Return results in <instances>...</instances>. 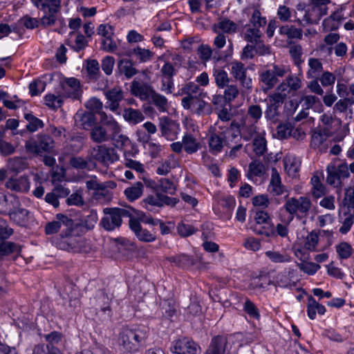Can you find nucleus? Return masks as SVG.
Wrapping results in <instances>:
<instances>
[{
  "mask_svg": "<svg viewBox=\"0 0 354 354\" xmlns=\"http://www.w3.org/2000/svg\"><path fill=\"white\" fill-rule=\"evenodd\" d=\"M286 71L284 66L273 64L272 68L263 70L259 73V83L264 92L273 88L279 82V78L285 75Z\"/></svg>",
  "mask_w": 354,
  "mask_h": 354,
  "instance_id": "8",
  "label": "nucleus"
},
{
  "mask_svg": "<svg viewBox=\"0 0 354 354\" xmlns=\"http://www.w3.org/2000/svg\"><path fill=\"white\" fill-rule=\"evenodd\" d=\"M111 301L112 298L103 290H98L93 299L96 310H100L108 318L112 315V310L110 307Z\"/></svg>",
  "mask_w": 354,
  "mask_h": 354,
  "instance_id": "19",
  "label": "nucleus"
},
{
  "mask_svg": "<svg viewBox=\"0 0 354 354\" xmlns=\"http://www.w3.org/2000/svg\"><path fill=\"white\" fill-rule=\"evenodd\" d=\"M266 255L273 263H287L291 261V257L286 252L280 253L276 251H267Z\"/></svg>",
  "mask_w": 354,
  "mask_h": 354,
  "instance_id": "45",
  "label": "nucleus"
},
{
  "mask_svg": "<svg viewBox=\"0 0 354 354\" xmlns=\"http://www.w3.org/2000/svg\"><path fill=\"white\" fill-rule=\"evenodd\" d=\"M115 59L112 56H105L101 61V68L106 75H111L115 65Z\"/></svg>",
  "mask_w": 354,
  "mask_h": 354,
  "instance_id": "54",
  "label": "nucleus"
},
{
  "mask_svg": "<svg viewBox=\"0 0 354 354\" xmlns=\"http://www.w3.org/2000/svg\"><path fill=\"white\" fill-rule=\"evenodd\" d=\"M97 221V215L95 211L91 210L81 222V225L86 230L93 229Z\"/></svg>",
  "mask_w": 354,
  "mask_h": 354,
  "instance_id": "55",
  "label": "nucleus"
},
{
  "mask_svg": "<svg viewBox=\"0 0 354 354\" xmlns=\"http://www.w3.org/2000/svg\"><path fill=\"white\" fill-rule=\"evenodd\" d=\"M85 106L86 109L90 110V111L93 113H97L100 115V113L102 112L101 110L102 109L103 104L97 97H92L86 102Z\"/></svg>",
  "mask_w": 354,
  "mask_h": 354,
  "instance_id": "62",
  "label": "nucleus"
},
{
  "mask_svg": "<svg viewBox=\"0 0 354 354\" xmlns=\"http://www.w3.org/2000/svg\"><path fill=\"white\" fill-rule=\"evenodd\" d=\"M261 36L262 33L259 28L245 26V30L243 34V38L245 41L254 44L261 39Z\"/></svg>",
  "mask_w": 354,
  "mask_h": 354,
  "instance_id": "38",
  "label": "nucleus"
},
{
  "mask_svg": "<svg viewBox=\"0 0 354 354\" xmlns=\"http://www.w3.org/2000/svg\"><path fill=\"white\" fill-rule=\"evenodd\" d=\"M146 338V333L138 330L124 328L120 332L118 342L126 352H131Z\"/></svg>",
  "mask_w": 354,
  "mask_h": 354,
  "instance_id": "7",
  "label": "nucleus"
},
{
  "mask_svg": "<svg viewBox=\"0 0 354 354\" xmlns=\"http://www.w3.org/2000/svg\"><path fill=\"white\" fill-rule=\"evenodd\" d=\"M144 185L141 182H137L132 186L125 189L124 193L129 201H134L139 198L143 193Z\"/></svg>",
  "mask_w": 354,
  "mask_h": 354,
  "instance_id": "33",
  "label": "nucleus"
},
{
  "mask_svg": "<svg viewBox=\"0 0 354 354\" xmlns=\"http://www.w3.org/2000/svg\"><path fill=\"white\" fill-rule=\"evenodd\" d=\"M208 146L212 154L217 155L221 153L225 146L222 132L219 134L212 133L208 138Z\"/></svg>",
  "mask_w": 354,
  "mask_h": 354,
  "instance_id": "28",
  "label": "nucleus"
},
{
  "mask_svg": "<svg viewBox=\"0 0 354 354\" xmlns=\"http://www.w3.org/2000/svg\"><path fill=\"white\" fill-rule=\"evenodd\" d=\"M225 146L232 147L241 143L240 124L235 120L232 121L229 127L222 131Z\"/></svg>",
  "mask_w": 354,
  "mask_h": 354,
  "instance_id": "18",
  "label": "nucleus"
},
{
  "mask_svg": "<svg viewBox=\"0 0 354 354\" xmlns=\"http://www.w3.org/2000/svg\"><path fill=\"white\" fill-rule=\"evenodd\" d=\"M254 220L256 222L254 225H260V224L273 225L269 214L265 211H263V210L256 211L254 213Z\"/></svg>",
  "mask_w": 354,
  "mask_h": 354,
  "instance_id": "61",
  "label": "nucleus"
},
{
  "mask_svg": "<svg viewBox=\"0 0 354 354\" xmlns=\"http://www.w3.org/2000/svg\"><path fill=\"white\" fill-rule=\"evenodd\" d=\"M277 130L278 138L280 139H286L291 136L295 137V133L299 132L298 129H293L290 124H279Z\"/></svg>",
  "mask_w": 354,
  "mask_h": 354,
  "instance_id": "43",
  "label": "nucleus"
},
{
  "mask_svg": "<svg viewBox=\"0 0 354 354\" xmlns=\"http://www.w3.org/2000/svg\"><path fill=\"white\" fill-rule=\"evenodd\" d=\"M62 337L61 333L51 332L44 335L46 342L49 343L46 347L44 345H37L32 351V354H60L59 350L53 344L59 343Z\"/></svg>",
  "mask_w": 354,
  "mask_h": 354,
  "instance_id": "11",
  "label": "nucleus"
},
{
  "mask_svg": "<svg viewBox=\"0 0 354 354\" xmlns=\"http://www.w3.org/2000/svg\"><path fill=\"white\" fill-rule=\"evenodd\" d=\"M134 55L137 57L140 62L144 63L150 61L153 53L149 49L142 48L140 46H137L133 48Z\"/></svg>",
  "mask_w": 354,
  "mask_h": 354,
  "instance_id": "47",
  "label": "nucleus"
},
{
  "mask_svg": "<svg viewBox=\"0 0 354 354\" xmlns=\"http://www.w3.org/2000/svg\"><path fill=\"white\" fill-rule=\"evenodd\" d=\"M54 147V140L46 133H37L30 138L25 143V148L28 152L39 156L51 152Z\"/></svg>",
  "mask_w": 354,
  "mask_h": 354,
  "instance_id": "2",
  "label": "nucleus"
},
{
  "mask_svg": "<svg viewBox=\"0 0 354 354\" xmlns=\"http://www.w3.org/2000/svg\"><path fill=\"white\" fill-rule=\"evenodd\" d=\"M200 348V346L192 339L183 337L174 341L170 350L176 354H197Z\"/></svg>",
  "mask_w": 354,
  "mask_h": 354,
  "instance_id": "12",
  "label": "nucleus"
},
{
  "mask_svg": "<svg viewBox=\"0 0 354 354\" xmlns=\"http://www.w3.org/2000/svg\"><path fill=\"white\" fill-rule=\"evenodd\" d=\"M111 125V141L113 142V144L117 148H122L127 142H129V138L122 133V130L120 126L118 123V122L114 119V121L112 122Z\"/></svg>",
  "mask_w": 354,
  "mask_h": 354,
  "instance_id": "25",
  "label": "nucleus"
},
{
  "mask_svg": "<svg viewBox=\"0 0 354 354\" xmlns=\"http://www.w3.org/2000/svg\"><path fill=\"white\" fill-rule=\"evenodd\" d=\"M250 23L253 25L254 28L263 27L266 24V19L261 16L260 11L255 9L250 19Z\"/></svg>",
  "mask_w": 354,
  "mask_h": 354,
  "instance_id": "58",
  "label": "nucleus"
},
{
  "mask_svg": "<svg viewBox=\"0 0 354 354\" xmlns=\"http://www.w3.org/2000/svg\"><path fill=\"white\" fill-rule=\"evenodd\" d=\"M249 171L248 176L250 178L251 176H261L263 174L264 166L259 161H252L249 164Z\"/></svg>",
  "mask_w": 354,
  "mask_h": 354,
  "instance_id": "59",
  "label": "nucleus"
},
{
  "mask_svg": "<svg viewBox=\"0 0 354 354\" xmlns=\"http://www.w3.org/2000/svg\"><path fill=\"white\" fill-rule=\"evenodd\" d=\"M318 80L320 81L322 85L324 87L333 86L335 82V75L332 73L328 71L322 72V74L318 77Z\"/></svg>",
  "mask_w": 354,
  "mask_h": 354,
  "instance_id": "64",
  "label": "nucleus"
},
{
  "mask_svg": "<svg viewBox=\"0 0 354 354\" xmlns=\"http://www.w3.org/2000/svg\"><path fill=\"white\" fill-rule=\"evenodd\" d=\"M213 77L216 85L219 88H224L231 81L227 73L225 70L219 68L213 69Z\"/></svg>",
  "mask_w": 354,
  "mask_h": 354,
  "instance_id": "34",
  "label": "nucleus"
},
{
  "mask_svg": "<svg viewBox=\"0 0 354 354\" xmlns=\"http://www.w3.org/2000/svg\"><path fill=\"white\" fill-rule=\"evenodd\" d=\"M203 90L199 87V86L193 82L183 85L180 90L179 95L184 94H194L197 96L202 97Z\"/></svg>",
  "mask_w": 354,
  "mask_h": 354,
  "instance_id": "42",
  "label": "nucleus"
},
{
  "mask_svg": "<svg viewBox=\"0 0 354 354\" xmlns=\"http://www.w3.org/2000/svg\"><path fill=\"white\" fill-rule=\"evenodd\" d=\"M251 229L255 234L259 235H264L268 237L274 234V225H253L252 226H251Z\"/></svg>",
  "mask_w": 354,
  "mask_h": 354,
  "instance_id": "46",
  "label": "nucleus"
},
{
  "mask_svg": "<svg viewBox=\"0 0 354 354\" xmlns=\"http://www.w3.org/2000/svg\"><path fill=\"white\" fill-rule=\"evenodd\" d=\"M123 118L130 124H136L144 120L145 116L142 113L132 108L125 109L123 113Z\"/></svg>",
  "mask_w": 354,
  "mask_h": 354,
  "instance_id": "36",
  "label": "nucleus"
},
{
  "mask_svg": "<svg viewBox=\"0 0 354 354\" xmlns=\"http://www.w3.org/2000/svg\"><path fill=\"white\" fill-rule=\"evenodd\" d=\"M159 127L162 136L167 140H174L177 138L179 124L168 117L159 118Z\"/></svg>",
  "mask_w": 354,
  "mask_h": 354,
  "instance_id": "17",
  "label": "nucleus"
},
{
  "mask_svg": "<svg viewBox=\"0 0 354 354\" xmlns=\"http://www.w3.org/2000/svg\"><path fill=\"white\" fill-rule=\"evenodd\" d=\"M104 94L107 100L106 104L112 111L118 109L120 102L124 98V92L120 87H113L104 91Z\"/></svg>",
  "mask_w": 354,
  "mask_h": 354,
  "instance_id": "23",
  "label": "nucleus"
},
{
  "mask_svg": "<svg viewBox=\"0 0 354 354\" xmlns=\"http://www.w3.org/2000/svg\"><path fill=\"white\" fill-rule=\"evenodd\" d=\"M130 88L132 94L139 97L141 100H149L154 91L148 83L140 82L136 80L131 82Z\"/></svg>",
  "mask_w": 354,
  "mask_h": 354,
  "instance_id": "22",
  "label": "nucleus"
},
{
  "mask_svg": "<svg viewBox=\"0 0 354 354\" xmlns=\"http://www.w3.org/2000/svg\"><path fill=\"white\" fill-rule=\"evenodd\" d=\"M159 190L169 194H174L176 192V187L172 181L168 178L160 180Z\"/></svg>",
  "mask_w": 354,
  "mask_h": 354,
  "instance_id": "63",
  "label": "nucleus"
},
{
  "mask_svg": "<svg viewBox=\"0 0 354 354\" xmlns=\"http://www.w3.org/2000/svg\"><path fill=\"white\" fill-rule=\"evenodd\" d=\"M327 12L328 8H322L311 4L310 7L306 10L302 19H297L295 21L301 26L317 24L321 18L327 14Z\"/></svg>",
  "mask_w": 354,
  "mask_h": 354,
  "instance_id": "15",
  "label": "nucleus"
},
{
  "mask_svg": "<svg viewBox=\"0 0 354 354\" xmlns=\"http://www.w3.org/2000/svg\"><path fill=\"white\" fill-rule=\"evenodd\" d=\"M224 88L223 95L227 100V102H231L236 99L241 92V88L239 89L236 84H228Z\"/></svg>",
  "mask_w": 354,
  "mask_h": 354,
  "instance_id": "51",
  "label": "nucleus"
},
{
  "mask_svg": "<svg viewBox=\"0 0 354 354\" xmlns=\"http://www.w3.org/2000/svg\"><path fill=\"white\" fill-rule=\"evenodd\" d=\"M170 261L183 268H188L194 264L193 258L185 254L171 257Z\"/></svg>",
  "mask_w": 354,
  "mask_h": 354,
  "instance_id": "40",
  "label": "nucleus"
},
{
  "mask_svg": "<svg viewBox=\"0 0 354 354\" xmlns=\"http://www.w3.org/2000/svg\"><path fill=\"white\" fill-rule=\"evenodd\" d=\"M104 216L100 221V225L106 231H113L119 228L122 223V218H132L130 210L120 207H106L104 209Z\"/></svg>",
  "mask_w": 354,
  "mask_h": 354,
  "instance_id": "3",
  "label": "nucleus"
},
{
  "mask_svg": "<svg viewBox=\"0 0 354 354\" xmlns=\"http://www.w3.org/2000/svg\"><path fill=\"white\" fill-rule=\"evenodd\" d=\"M237 25L229 19L225 18L214 25V30L218 32V30L224 33L231 34L236 32Z\"/></svg>",
  "mask_w": 354,
  "mask_h": 354,
  "instance_id": "32",
  "label": "nucleus"
},
{
  "mask_svg": "<svg viewBox=\"0 0 354 354\" xmlns=\"http://www.w3.org/2000/svg\"><path fill=\"white\" fill-rule=\"evenodd\" d=\"M257 133V127L254 124L247 125L244 124L241 129V139L246 141L250 140L253 137H255Z\"/></svg>",
  "mask_w": 354,
  "mask_h": 354,
  "instance_id": "56",
  "label": "nucleus"
},
{
  "mask_svg": "<svg viewBox=\"0 0 354 354\" xmlns=\"http://www.w3.org/2000/svg\"><path fill=\"white\" fill-rule=\"evenodd\" d=\"M8 167L11 171L19 173L26 169V163L23 158L15 157L9 160Z\"/></svg>",
  "mask_w": 354,
  "mask_h": 354,
  "instance_id": "49",
  "label": "nucleus"
},
{
  "mask_svg": "<svg viewBox=\"0 0 354 354\" xmlns=\"http://www.w3.org/2000/svg\"><path fill=\"white\" fill-rule=\"evenodd\" d=\"M74 221L72 218L63 214H57L56 220L46 223L45 232L46 234L57 233L62 227L61 239L58 247L64 250L72 252H82V241L81 238L73 235Z\"/></svg>",
  "mask_w": 354,
  "mask_h": 354,
  "instance_id": "1",
  "label": "nucleus"
},
{
  "mask_svg": "<svg viewBox=\"0 0 354 354\" xmlns=\"http://www.w3.org/2000/svg\"><path fill=\"white\" fill-rule=\"evenodd\" d=\"M134 65V62L130 59L122 58L119 59L115 70V77L122 80L131 79L138 73Z\"/></svg>",
  "mask_w": 354,
  "mask_h": 354,
  "instance_id": "14",
  "label": "nucleus"
},
{
  "mask_svg": "<svg viewBox=\"0 0 354 354\" xmlns=\"http://www.w3.org/2000/svg\"><path fill=\"white\" fill-rule=\"evenodd\" d=\"M230 66V74L239 83L241 93H250L253 88V81L248 74L249 67H246L243 63L239 61L232 62Z\"/></svg>",
  "mask_w": 354,
  "mask_h": 354,
  "instance_id": "6",
  "label": "nucleus"
},
{
  "mask_svg": "<svg viewBox=\"0 0 354 354\" xmlns=\"http://www.w3.org/2000/svg\"><path fill=\"white\" fill-rule=\"evenodd\" d=\"M131 230L137 239L142 242H153L156 239V233L142 228L140 221L135 218H131L129 221Z\"/></svg>",
  "mask_w": 354,
  "mask_h": 354,
  "instance_id": "16",
  "label": "nucleus"
},
{
  "mask_svg": "<svg viewBox=\"0 0 354 354\" xmlns=\"http://www.w3.org/2000/svg\"><path fill=\"white\" fill-rule=\"evenodd\" d=\"M253 146L254 153L257 156H262L266 150V141L263 137L258 135L254 138Z\"/></svg>",
  "mask_w": 354,
  "mask_h": 354,
  "instance_id": "53",
  "label": "nucleus"
},
{
  "mask_svg": "<svg viewBox=\"0 0 354 354\" xmlns=\"http://www.w3.org/2000/svg\"><path fill=\"white\" fill-rule=\"evenodd\" d=\"M286 93H274L270 96L267 104V109L265 111V118L272 122H275L279 115V108L283 103Z\"/></svg>",
  "mask_w": 354,
  "mask_h": 354,
  "instance_id": "13",
  "label": "nucleus"
},
{
  "mask_svg": "<svg viewBox=\"0 0 354 354\" xmlns=\"http://www.w3.org/2000/svg\"><path fill=\"white\" fill-rule=\"evenodd\" d=\"M86 71L91 79L97 80L100 76V64L96 59L88 61Z\"/></svg>",
  "mask_w": 354,
  "mask_h": 354,
  "instance_id": "48",
  "label": "nucleus"
},
{
  "mask_svg": "<svg viewBox=\"0 0 354 354\" xmlns=\"http://www.w3.org/2000/svg\"><path fill=\"white\" fill-rule=\"evenodd\" d=\"M244 311L253 319H259L260 314L258 308L249 299L246 298L243 304Z\"/></svg>",
  "mask_w": 354,
  "mask_h": 354,
  "instance_id": "50",
  "label": "nucleus"
},
{
  "mask_svg": "<svg viewBox=\"0 0 354 354\" xmlns=\"http://www.w3.org/2000/svg\"><path fill=\"white\" fill-rule=\"evenodd\" d=\"M7 189L17 192H26L29 188V182L26 176L10 178L5 184Z\"/></svg>",
  "mask_w": 354,
  "mask_h": 354,
  "instance_id": "27",
  "label": "nucleus"
},
{
  "mask_svg": "<svg viewBox=\"0 0 354 354\" xmlns=\"http://www.w3.org/2000/svg\"><path fill=\"white\" fill-rule=\"evenodd\" d=\"M160 112H165L167 109V99L160 93L153 91L150 99Z\"/></svg>",
  "mask_w": 354,
  "mask_h": 354,
  "instance_id": "39",
  "label": "nucleus"
},
{
  "mask_svg": "<svg viewBox=\"0 0 354 354\" xmlns=\"http://www.w3.org/2000/svg\"><path fill=\"white\" fill-rule=\"evenodd\" d=\"M183 142L185 151L189 154L196 152L200 147L197 140L191 133L184 135L183 137Z\"/></svg>",
  "mask_w": 354,
  "mask_h": 354,
  "instance_id": "35",
  "label": "nucleus"
},
{
  "mask_svg": "<svg viewBox=\"0 0 354 354\" xmlns=\"http://www.w3.org/2000/svg\"><path fill=\"white\" fill-rule=\"evenodd\" d=\"M227 345V339L226 336H215L212 339L205 354H226Z\"/></svg>",
  "mask_w": 354,
  "mask_h": 354,
  "instance_id": "24",
  "label": "nucleus"
},
{
  "mask_svg": "<svg viewBox=\"0 0 354 354\" xmlns=\"http://www.w3.org/2000/svg\"><path fill=\"white\" fill-rule=\"evenodd\" d=\"M336 251L340 259L349 258L353 252L351 245L346 242H342L336 246Z\"/></svg>",
  "mask_w": 354,
  "mask_h": 354,
  "instance_id": "52",
  "label": "nucleus"
},
{
  "mask_svg": "<svg viewBox=\"0 0 354 354\" xmlns=\"http://www.w3.org/2000/svg\"><path fill=\"white\" fill-rule=\"evenodd\" d=\"M63 95L75 100L80 99L82 95L80 81L75 77L66 78L62 84Z\"/></svg>",
  "mask_w": 354,
  "mask_h": 354,
  "instance_id": "20",
  "label": "nucleus"
},
{
  "mask_svg": "<svg viewBox=\"0 0 354 354\" xmlns=\"http://www.w3.org/2000/svg\"><path fill=\"white\" fill-rule=\"evenodd\" d=\"M24 118L28 122L26 129L30 132H35L44 127V122L42 120L36 118L32 113H26L24 115Z\"/></svg>",
  "mask_w": 354,
  "mask_h": 354,
  "instance_id": "41",
  "label": "nucleus"
},
{
  "mask_svg": "<svg viewBox=\"0 0 354 354\" xmlns=\"http://www.w3.org/2000/svg\"><path fill=\"white\" fill-rule=\"evenodd\" d=\"M89 157L91 161H95L105 167H109L119 158L113 148L105 145H98L91 149Z\"/></svg>",
  "mask_w": 354,
  "mask_h": 354,
  "instance_id": "9",
  "label": "nucleus"
},
{
  "mask_svg": "<svg viewBox=\"0 0 354 354\" xmlns=\"http://www.w3.org/2000/svg\"><path fill=\"white\" fill-rule=\"evenodd\" d=\"M20 252L21 247L19 245L0 239V259H2L5 256H8L12 254H18Z\"/></svg>",
  "mask_w": 354,
  "mask_h": 354,
  "instance_id": "30",
  "label": "nucleus"
},
{
  "mask_svg": "<svg viewBox=\"0 0 354 354\" xmlns=\"http://www.w3.org/2000/svg\"><path fill=\"white\" fill-rule=\"evenodd\" d=\"M114 118L105 112L100 113V124H95L91 130V139L96 143H102L111 141V125Z\"/></svg>",
  "mask_w": 354,
  "mask_h": 354,
  "instance_id": "5",
  "label": "nucleus"
},
{
  "mask_svg": "<svg viewBox=\"0 0 354 354\" xmlns=\"http://www.w3.org/2000/svg\"><path fill=\"white\" fill-rule=\"evenodd\" d=\"M327 177L326 182L330 185L335 187H340L342 180L347 178L350 176L347 164L341 163L336 165L335 162H331L326 167Z\"/></svg>",
  "mask_w": 354,
  "mask_h": 354,
  "instance_id": "10",
  "label": "nucleus"
},
{
  "mask_svg": "<svg viewBox=\"0 0 354 354\" xmlns=\"http://www.w3.org/2000/svg\"><path fill=\"white\" fill-rule=\"evenodd\" d=\"M81 125L84 129H87L88 127H92L95 123V116L94 113L91 111H87L83 113L80 116Z\"/></svg>",
  "mask_w": 354,
  "mask_h": 354,
  "instance_id": "57",
  "label": "nucleus"
},
{
  "mask_svg": "<svg viewBox=\"0 0 354 354\" xmlns=\"http://www.w3.org/2000/svg\"><path fill=\"white\" fill-rule=\"evenodd\" d=\"M12 209L9 212L10 218L20 225H24L28 221L30 212L19 207V201L17 198L12 197Z\"/></svg>",
  "mask_w": 354,
  "mask_h": 354,
  "instance_id": "21",
  "label": "nucleus"
},
{
  "mask_svg": "<svg viewBox=\"0 0 354 354\" xmlns=\"http://www.w3.org/2000/svg\"><path fill=\"white\" fill-rule=\"evenodd\" d=\"M198 97L194 100L185 109L189 110L192 113L198 115H209L212 113L211 105Z\"/></svg>",
  "mask_w": 354,
  "mask_h": 354,
  "instance_id": "26",
  "label": "nucleus"
},
{
  "mask_svg": "<svg viewBox=\"0 0 354 354\" xmlns=\"http://www.w3.org/2000/svg\"><path fill=\"white\" fill-rule=\"evenodd\" d=\"M270 192L274 195L279 196L284 193V187L281 185V178L275 168L272 169V176L270 182Z\"/></svg>",
  "mask_w": 354,
  "mask_h": 354,
  "instance_id": "29",
  "label": "nucleus"
},
{
  "mask_svg": "<svg viewBox=\"0 0 354 354\" xmlns=\"http://www.w3.org/2000/svg\"><path fill=\"white\" fill-rule=\"evenodd\" d=\"M248 115L256 123L257 122L262 116L263 111L261 106L258 104L250 105L248 108Z\"/></svg>",
  "mask_w": 354,
  "mask_h": 354,
  "instance_id": "60",
  "label": "nucleus"
},
{
  "mask_svg": "<svg viewBox=\"0 0 354 354\" xmlns=\"http://www.w3.org/2000/svg\"><path fill=\"white\" fill-rule=\"evenodd\" d=\"M312 184V194L315 198H320L325 194L326 188L324 185L320 182L319 178L317 176H313L311 178Z\"/></svg>",
  "mask_w": 354,
  "mask_h": 354,
  "instance_id": "44",
  "label": "nucleus"
},
{
  "mask_svg": "<svg viewBox=\"0 0 354 354\" xmlns=\"http://www.w3.org/2000/svg\"><path fill=\"white\" fill-rule=\"evenodd\" d=\"M310 207V200L307 197L301 196L298 198H289L284 205L286 211L290 214L287 220V223L290 224L295 217L298 220H301L306 217Z\"/></svg>",
  "mask_w": 354,
  "mask_h": 354,
  "instance_id": "4",
  "label": "nucleus"
},
{
  "mask_svg": "<svg viewBox=\"0 0 354 354\" xmlns=\"http://www.w3.org/2000/svg\"><path fill=\"white\" fill-rule=\"evenodd\" d=\"M309 69L307 72V77L308 78L319 77L323 72V64L317 58H310L308 59Z\"/></svg>",
  "mask_w": 354,
  "mask_h": 354,
  "instance_id": "37",
  "label": "nucleus"
},
{
  "mask_svg": "<svg viewBox=\"0 0 354 354\" xmlns=\"http://www.w3.org/2000/svg\"><path fill=\"white\" fill-rule=\"evenodd\" d=\"M279 33L281 35L286 36L289 39H301L303 35V31L301 28H296L292 25H285L279 27Z\"/></svg>",
  "mask_w": 354,
  "mask_h": 354,
  "instance_id": "31",
  "label": "nucleus"
}]
</instances>
